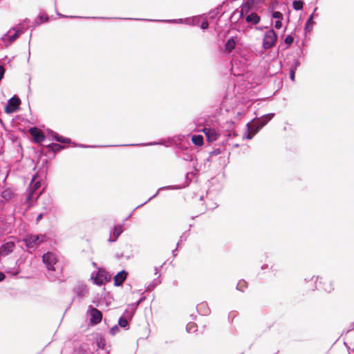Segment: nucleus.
Instances as JSON below:
<instances>
[{
	"label": "nucleus",
	"instance_id": "0eeeda50",
	"mask_svg": "<svg viewBox=\"0 0 354 354\" xmlns=\"http://www.w3.org/2000/svg\"><path fill=\"white\" fill-rule=\"evenodd\" d=\"M93 279L95 284L102 286L111 280V276L106 272L100 270Z\"/></svg>",
	"mask_w": 354,
	"mask_h": 354
},
{
	"label": "nucleus",
	"instance_id": "aec40b11",
	"mask_svg": "<svg viewBox=\"0 0 354 354\" xmlns=\"http://www.w3.org/2000/svg\"><path fill=\"white\" fill-rule=\"evenodd\" d=\"M236 42L234 38H231L228 39L225 44V50L228 52H231L233 49L235 48Z\"/></svg>",
	"mask_w": 354,
	"mask_h": 354
},
{
	"label": "nucleus",
	"instance_id": "a211bd4d",
	"mask_svg": "<svg viewBox=\"0 0 354 354\" xmlns=\"http://www.w3.org/2000/svg\"><path fill=\"white\" fill-rule=\"evenodd\" d=\"M192 141L196 146H202L203 145V137L201 135H194L192 137Z\"/></svg>",
	"mask_w": 354,
	"mask_h": 354
},
{
	"label": "nucleus",
	"instance_id": "6e6552de",
	"mask_svg": "<svg viewBox=\"0 0 354 354\" xmlns=\"http://www.w3.org/2000/svg\"><path fill=\"white\" fill-rule=\"evenodd\" d=\"M43 262L46 266V268L48 270H54V265L56 263L57 261L54 256V254L51 252H47L44 254L42 257Z\"/></svg>",
	"mask_w": 354,
	"mask_h": 354
},
{
	"label": "nucleus",
	"instance_id": "b1692460",
	"mask_svg": "<svg viewBox=\"0 0 354 354\" xmlns=\"http://www.w3.org/2000/svg\"><path fill=\"white\" fill-rule=\"evenodd\" d=\"M21 33V31L17 30L12 35L9 36V39H8L9 41L13 42L17 38H18L19 37Z\"/></svg>",
	"mask_w": 354,
	"mask_h": 354
},
{
	"label": "nucleus",
	"instance_id": "423d86ee",
	"mask_svg": "<svg viewBox=\"0 0 354 354\" xmlns=\"http://www.w3.org/2000/svg\"><path fill=\"white\" fill-rule=\"evenodd\" d=\"M28 131L32 136L34 142L36 143H41L46 139V136L43 131L37 127H32Z\"/></svg>",
	"mask_w": 354,
	"mask_h": 354
},
{
	"label": "nucleus",
	"instance_id": "9b49d317",
	"mask_svg": "<svg viewBox=\"0 0 354 354\" xmlns=\"http://www.w3.org/2000/svg\"><path fill=\"white\" fill-rule=\"evenodd\" d=\"M91 319L90 321L93 324H98L102 321V314L95 308H92L90 310Z\"/></svg>",
	"mask_w": 354,
	"mask_h": 354
},
{
	"label": "nucleus",
	"instance_id": "bb28decb",
	"mask_svg": "<svg viewBox=\"0 0 354 354\" xmlns=\"http://www.w3.org/2000/svg\"><path fill=\"white\" fill-rule=\"evenodd\" d=\"M272 17L278 20H282L283 15L279 11H275L272 13Z\"/></svg>",
	"mask_w": 354,
	"mask_h": 354
},
{
	"label": "nucleus",
	"instance_id": "393cba45",
	"mask_svg": "<svg viewBox=\"0 0 354 354\" xmlns=\"http://www.w3.org/2000/svg\"><path fill=\"white\" fill-rule=\"evenodd\" d=\"M118 324L120 327L125 328L128 325V321L124 317H120L118 321Z\"/></svg>",
	"mask_w": 354,
	"mask_h": 354
},
{
	"label": "nucleus",
	"instance_id": "2f4dec72",
	"mask_svg": "<svg viewBox=\"0 0 354 354\" xmlns=\"http://www.w3.org/2000/svg\"><path fill=\"white\" fill-rule=\"evenodd\" d=\"M97 346L100 348H102V349L104 348L105 342H104V339H102L97 342Z\"/></svg>",
	"mask_w": 354,
	"mask_h": 354
},
{
	"label": "nucleus",
	"instance_id": "39448f33",
	"mask_svg": "<svg viewBox=\"0 0 354 354\" xmlns=\"http://www.w3.org/2000/svg\"><path fill=\"white\" fill-rule=\"evenodd\" d=\"M20 104L21 100L17 96H13L8 100V105L5 107V112L7 113L15 112Z\"/></svg>",
	"mask_w": 354,
	"mask_h": 354
},
{
	"label": "nucleus",
	"instance_id": "72a5a7b5",
	"mask_svg": "<svg viewBox=\"0 0 354 354\" xmlns=\"http://www.w3.org/2000/svg\"><path fill=\"white\" fill-rule=\"evenodd\" d=\"M43 216H44L43 213L39 214L36 218V223H38L43 218Z\"/></svg>",
	"mask_w": 354,
	"mask_h": 354
},
{
	"label": "nucleus",
	"instance_id": "20e7f679",
	"mask_svg": "<svg viewBox=\"0 0 354 354\" xmlns=\"http://www.w3.org/2000/svg\"><path fill=\"white\" fill-rule=\"evenodd\" d=\"M41 183L37 180V176H34L30 183L28 193L27 196V201H30L35 196L36 192L40 188Z\"/></svg>",
	"mask_w": 354,
	"mask_h": 354
},
{
	"label": "nucleus",
	"instance_id": "a878e982",
	"mask_svg": "<svg viewBox=\"0 0 354 354\" xmlns=\"http://www.w3.org/2000/svg\"><path fill=\"white\" fill-rule=\"evenodd\" d=\"M313 15H310L306 24V29L310 30L313 28Z\"/></svg>",
	"mask_w": 354,
	"mask_h": 354
},
{
	"label": "nucleus",
	"instance_id": "dca6fc26",
	"mask_svg": "<svg viewBox=\"0 0 354 354\" xmlns=\"http://www.w3.org/2000/svg\"><path fill=\"white\" fill-rule=\"evenodd\" d=\"M245 21L248 23L256 25L260 21V17L255 12H252L245 17Z\"/></svg>",
	"mask_w": 354,
	"mask_h": 354
},
{
	"label": "nucleus",
	"instance_id": "1a4fd4ad",
	"mask_svg": "<svg viewBox=\"0 0 354 354\" xmlns=\"http://www.w3.org/2000/svg\"><path fill=\"white\" fill-rule=\"evenodd\" d=\"M15 248V244L13 241H8L3 243L0 247V257L3 256H7L13 251Z\"/></svg>",
	"mask_w": 354,
	"mask_h": 354
},
{
	"label": "nucleus",
	"instance_id": "2eb2a0df",
	"mask_svg": "<svg viewBox=\"0 0 354 354\" xmlns=\"http://www.w3.org/2000/svg\"><path fill=\"white\" fill-rule=\"evenodd\" d=\"M254 6V3H251L249 0H247V1L241 6V17H244V16L249 15L250 11L252 9Z\"/></svg>",
	"mask_w": 354,
	"mask_h": 354
},
{
	"label": "nucleus",
	"instance_id": "f8f14e48",
	"mask_svg": "<svg viewBox=\"0 0 354 354\" xmlns=\"http://www.w3.org/2000/svg\"><path fill=\"white\" fill-rule=\"evenodd\" d=\"M127 274L128 273L125 270H122L120 272H118L113 278L115 286H121L125 281Z\"/></svg>",
	"mask_w": 354,
	"mask_h": 354
},
{
	"label": "nucleus",
	"instance_id": "4be33fe9",
	"mask_svg": "<svg viewBox=\"0 0 354 354\" xmlns=\"http://www.w3.org/2000/svg\"><path fill=\"white\" fill-rule=\"evenodd\" d=\"M54 138H55V140L59 142L69 143L71 142V140L69 138H65L60 136L57 134H56Z\"/></svg>",
	"mask_w": 354,
	"mask_h": 354
},
{
	"label": "nucleus",
	"instance_id": "7ed1b4c3",
	"mask_svg": "<svg viewBox=\"0 0 354 354\" xmlns=\"http://www.w3.org/2000/svg\"><path fill=\"white\" fill-rule=\"evenodd\" d=\"M277 37V35L274 30L267 31L263 38V48L266 49L272 48L275 44Z\"/></svg>",
	"mask_w": 354,
	"mask_h": 354
},
{
	"label": "nucleus",
	"instance_id": "ea45409f",
	"mask_svg": "<svg viewBox=\"0 0 354 354\" xmlns=\"http://www.w3.org/2000/svg\"><path fill=\"white\" fill-rule=\"evenodd\" d=\"M106 354H109V352H106Z\"/></svg>",
	"mask_w": 354,
	"mask_h": 354
},
{
	"label": "nucleus",
	"instance_id": "c9c22d12",
	"mask_svg": "<svg viewBox=\"0 0 354 354\" xmlns=\"http://www.w3.org/2000/svg\"><path fill=\"white\" fill-rule=\"evenodd\" d=\"M251 3H254V5L259 3L263 0H249Z\"/></svg>",
	"mask_w": 354,
	"mask_h": 354
},
{
	"label": "nucleus",
	"instance_id": "9d476101",
	"mask_svg": "<svg viewBox=\"0 0 354 354\" xmlns=\"http://www.w3.org/2000/svg\"><path fill=\"white\" fill-rule=\"evenodd\" d=\"M260 123H258V121L254 123L248 124V134L246 136V138L248 140L252 139L254 136L262 128Z\"/></svg>",
	"mask_w": 354,
	"mask_h": 354
},
{
	"label": "nucleus",
	"instance_id": "c85d7f7f",
	"mask_svg": "<svg viewBox=\"0 0 354 354\" xmlns=\"http://www.w3.org/2000/svg\"><path fill=\"white\" fill-rule=\"evenodd\" d=\"M293 38L292 36L290 35H288L286 38H285V43L288 44V45H290L292 42H293Z\"/></svg>",
	"mask_w": 354,
	"mask_h": 354
},
{
	"label": "nucleus",
	"instance_id": "f257e3e1",
	"mask_svg": "<svg viewBox=\"0 0 354 354\" xmlns=\"http://www.w3.org/2000/svg\"><path fill=\"white\" fill-rule=\"evenodd\" d=\"M316 288L326 293H330L333 290L331 280L328 277H317L315 281Z\"/></svg>",
	"mask_w": 354,
	"mask_h": 354
},
{
	"label": "nucleus",
	"instance_id": "f704fd0d",
	"mask_svg": "<svg viewBox=\"0 0 354 354\" xmlns=\"http://www.w3.org/2000/svg\"><path fill=\"white\" fill-rule=\"evenodd\" d=\"M208 26H209V24L207 21H203L201 24V27L202 29H207L208 28Z\"/></svg>",
	"mask_w": 354,
	"mask_h": 354
},
{
	"label": "nucleus",
	"instance_id": "58836bf2",
	"mask_svg": "<svg viewBox=\"0 0 354 354\" xmlns=\"http://www.w3.org/2000/svg\"><path fill=\"white\" fill-rule=\"evenodd\" d=\"M41 192H39L38 194H37L36 198H39V196L40 195Z\"/></svg>",
	"mask_w": 354,
	"mask_h": 354
},
{
	"label": "nucleus",
	"instance_id": "6ab92c4d",
	"mask_svg": "<svg viewBox=\"0 0 354 354\" xmlns=\"http://www.w3.org/2000/svg\"><path fill=\"white\" fill-rule=\"evenodd\" d=\"M274 117V114L273 113H269V114H267L266 115H264L263 117H262L261 118H260L259 120H258V123H260L261 124V127H263L264 125H266L268 121H270L272 118Z\"/></svg>",
	"mask_w": 354,
	"mask_h": 354
},
{
	"label": "nucleus",
	"instance_id": "ddd939ff",
	"mask_svg": "<svg viewBox=\"0 0 354 354\" xmlns=\"http://www.w3.org/2000/svg\"><path fill=\"white\" fill-rule=\"evenodd\" d=\"M123 227L122 225H118L114 227L113 231L112 234L110 235V237L109 239V241L114 242L115 241L119 236L123 232Z\"/></svg>",
	"mask_w": 354,
	"mask_h": 354
},
{
	"label": "nucleus",
	"instance_id": "473e14b6",
	"mask_svg": "<svg viewBox=\"0 0 354 354\" xmlns=\"http://www.w3.org/2000/svg\"><path fill=\"white\" fill-rule=\"evenodd\" d=\"M4 73H5V69H4L3 66L0 65V80L2 79Z\"/></svg>",
	"mask_w": 354,
	"mask_h": 354
},
{
	"label": "nucleus",
	"instance_id": "cd10ccee",
	"mask_svg": "<svg viewBox=\"0 0 354 354\" xmlns=\"http://www.w3.org/2000/svg\"><path fill=\"white\" fill-rule=\"evenodd\" d=\"M39 23H44L48 21V17L47 15H41L39 17Z\"/></svg>",
	"mask_w": 354,
	"mask_h": 354
},
{
	"label": "nucleus",
	"instance_id": "7c9ffc66",
	"mask_svg": "<svg viewBox=\"0 0 354 354\" xmlns=\"http://www.w3.org/2000/svg\"><path fill=\"white\" fill-rule=\"evenodd\" d=\"M282 26L281 20H277L274 24V27L277 29H280Z\"/></svg>",
	"mask_w": 354,
	"mask_h": 354
},
{
	"label": "nucleus",
	"instance_id": "f3484780",
	"mask_svg": "<svg viewBox=\"0 0 354 354\" xmlns=\"http://www.w3.org/2000/svg\"><path fill=\"white\" fill-rule=\"evenodd\" d=\"M300 63L298 60H295L294 65L291 66L290 71V78L294 82L295 80V72L297 71V67L299 66Z\"/></svg>",
	"mask_w": 354,
	"mask_h": 354
},
{
	"label": "nucleus",
	"instance_id": "4468645a",
	"mask_svg": "<svg viewBox=\"0 0 354 354\" xmlns=\"http://www.w3.org/2000/svg\"><path fill=\"white\" fill-rule=\"evenodd\" d=\"M203 132L205 134L207 139L209 142L215 141L218 138L216 131L211 128H204Z\"/></svg>",
	"mask_w": 354,
	"mask_h": 354
},
{
	"label": "nucleus",
	"instance_id": "e433bc0d",
	"mask_svg": "<svg viewBox=\"0 0 354 354\" xmlns=\"http://www.w3.org/2000/svg\"><path fill=\"white\" fill-rule=\"evenodd\" d=\"M6 276L3 272H0V281H3L5 279Z\"/></svg>",
	"mask_w": 354,
	"mask_h": 354
},
{
	"label": "nucleus",
	"instance_id": "f03ea898",
	"mask_svg": "<svg viewBox=\"0 0 354 354\" xmlns=\"http://www.w3.org/2000/svg\"><path fill=\"white\" fill-rule=\"evenodd\" d=\"M46 240V236L43 234L33 235L30 234L27 235L24 239L23 241L25 243L26 245L28 248H37L41 243L44 242Z\"/></svg>",
	"mask_w": 354,
	"mask_h": 354
},
{
	"label": "nucleus",
	"instance_id": "5701e85b",
	"mask_svg": "<svg viewBox=\"0 0 354 354\" xmlns=\"http://www.w3.org/2000/svg\"><path fill=\"white\" fill-rule=\"evenodd\" d=\"M48 148L51 149L53 151H58L59 150H61L62 149L64 148L63 146L59 145V144H55V143H53V144H50L48 146Z\"/></svg>",
	"mask_w": 354,
	"mask_h": 354
},
{
	"label": "nucleus",
	"instance_id": "4c0bfd02",
	"mask_svg": "<svg viewBox=\"0 0 354 354\" xmlns=\"http://www.w3.org/2000/svg\"><path fill=\"white\" fill-rule=\"evenodd\" d=\"M242 283H245V281L239 282L238 285H239V286H241V284H242Z\"/></svg>",
	"mask_w": 354,
	"mask_h": 354
},
{
	"label": "nucleus",
	"instance_id": "c756f323",
	"mask_svg": "<svg viewBox=\"0 0 354 354\" xmlns=\"http://www.w3.org/2000/svg\"><path fill=\"white\" fill-rule=\"evenodd\" d=\"M118 331H119V328L117 326H115L113 328H111L110 333L112 335H114Z\"/></svg>",
	"mask_w": 354,
	"mask_h": 354
},
{
	"label": "nucleus",
	"instance_id": "412c9836",
	"mask_svg": "<svg viewBox=\"0 0 354 354\" xmlns=\"http://www.w3.org/2000/svg\"><path fill=\"white\" fill-rule=\"evenodd\" d=\"M304 3L301 1H294L292 3L293 8L296 10L303 8Z\"/></svg>",
	"mask_w": 354,
	"mask_h": 354
}]
</instances>
